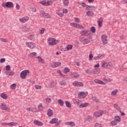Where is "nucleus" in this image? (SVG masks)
<instances>
[{"label":"nucleus","instance_id":"1","mask_svg":"<svg viewBox=\"0 0 127 127\" xmlns=\"http://www.w3.org/2000/svg\"><path fill=\"white\" fill-rule=\"evenodd\" d=\"M102 67L103 68H106V69H112V68H113V64L111 62H109V63L104 62L102 64Z\"/></svg>","mask_w":127,"mask_h":127},{"label":"nucleus","instance_id":"2","mask_svg":"<svg viewBox=\"0 0 127 127\" xmlns=\"http://www.w3.org/2000/svg\"><path fill=\"white\" fill-rule=\"evenodd\" d=\"M28 74H29V70L27 69V70H25L22 71L21 73H20V77L21 78V79H25V78H26L27 75H28Z\"/></svg>","mask_w":127,"mask_h":127},{"label":"nucleus","instance_id":"3","mask_svg":"<svg viewBox=\"0 0 127 127\" xmlns=\"http://www.w3.org/2000/svg\"><path fill=\"white\" fill-rule=\"evenodd\" d=\"M3 7H8V8H12L13 7V3L12 2H3L1 4Z\"/></svg>","mask_w":127,"mask_h":127},{"label":"nucleus","instance_id":"4","mask_svg":"<svg viewBox=\"0 0 127 127\" xmlns=\"http://www.w3.org/2000/svg\"><path fill=\"white\" fill-rule=\"evenodd\" d=\"M50 124H51V125L56 124V126H58V125H60V124H61V120L58 121V119L54 118L50 121Z\"/></svg>","mask_w":127,"mask_h":127},{"label":"nucleus","instance_id":"5","mask_svg":"<svg viewBox=\"0 0 127 127\" xmlns=\"http://www.w3.org/2000/svg\"><path fill=\"white\" fill-rule=\"evenodd\" d=\"M79 41L82 43L84 45L88 44L90 42V39L86 38L84 37L79 38Z\"/></svg>","mask_w":127,"mask_h":127},{"label":"nucleus","instance_id":"6","mask_svg":"<svg viewBox=\"0 0 127 127\" xmlns=\"http://www.w3.org/2000/svg\"><path fill=\"white\" fill-rule=\"evenodd\" d=\"M40 16L43 18H51V16L48 13H45L43 10L41 11Z\"/></svg>","mask_w":127,"mask_h":127},{"label":"nucleus","instance_id":"7","mask_svg":"<svg viewBox=\"0 0 127 127\" xmlns=\"http://www.w3.org/2000/svg\"><path fill=\"white\" fill-rule=\"evenodd\" d=\"M0 108L1 110H2L3 111H7V112H10V109L7 107L6 105L4 104V103H1V105L0 106Z\"/></svg>","mask_w":127,"mask_h":127},{"label":"nucleus","instance_id":"8","mask_svg":"<svg viewBox=\"0 0 127 127\" xmlns=\"http://www.w3.org/2000/svg\"><path fill=\"white\" fill-rule=\"evenodd\" d=\"M88 96V92H81L78 94V99H85Z\"/></svg>","mask_w":127,"mask_h":127},{"label":"nucleus","instance_id":"9","mask_svg":"<svg viewBox=\"0 0 127 127\" xmlns=\"http://www.w3.org/2000/svg\"><path fill=\"white\" fill-rule=\"evenodd\" d=\"M80 34L82 36H90L91 35V32L87 30H83L81 31Z\"/></svg>","mask_w":127,"mask_h":127},{"label":"nucleus","instance_id":"10","mask_svg":"<svg viewBox=\"0 0 127 127\" xmlns=\"http://www.w3.org/2000/svg\"><path fill=\"white\" fill-rule=\"evenodd\" d=\"M1 126H3L4 127H5L6 126H9V127H13L14 126H16L17 125V123H14V122H11V123H1Z\"/></svg>","mask_w":127,"mask_h":127},{"label":"nucleus","instance_id":"11","mask_svg":"<svg viewBox=\"0 0 127 127\" xmlns=\"http://www.w3.org/2000/svg\"><path fill=\"white\" fill-rule=\"evenodd\" d=\"M101 39L103 45H107V44H108V39H107V35H103L101 36Z\"/></svg>","mask_w":127,"mask_h":127},{"label":"nucleus","instance_id":"12","mask_svg":"<svg viewBox=\"0 0 127 127\" xmlns=\"http://www.w3.org/2000/svg\"><path fill=\"white\" fill-rule=\"evenodd\" d=\"M26 45L27 46V47L30 48L31 49H33L34 47H36L35 43L32 42H26Z\"/></svg>","mask_w":127,"mask_h":127},{"label":"nucleus","instance_id":"13","mask_svg":"<svg viewBox=\"0 0 127 127\" xmlns=\"http://www.w3.org/2000/svg\"><path fill=\"white\" fill-rule=\"evenodd\" d=\"M72 85L75 87H83L84 84L82 82L74 81L72 83Z\"/></svg>","mask_w":127,"mask_h":127},{"label":"nucleus","instance_id":"14","mask_svg":"<svg viewBox=\"0 0 127 127\" xmlns=\"http://www.w3.org/2000/svg\"><path fill=\"white\" fill-rule=\"evenodd\" d=\"M104 114V112L103 111H97L94 113V117H96V118H99V117H101L103 116V114Z\"/></svg>","mask_w":127,"mask_h":127},{"label":"nucleus","instance_id":"15","mask_svg":"<svg viewBox=\"0 0 127 127\" xmlns=\"http://www.w3.org/2000/svg\"><path fill=\"white\" fill-rule=\"evenodd\" d=\"M70 25L71 26H72V27H76V28H82V29L84 28L83 26L79 24H75V23H70Z\"/></svg>","mask_w":127,"mask_h":127},{"label":"nucleus","instance_id":"16","mask_svg":"<svg viewBox=\"0 0 127 127\" xmlns=\"http://www.w3.org/2000/svg\"><path fill=\"white\" fill-rule=\"evenodd\" d=\"M60 65H61V62H54L51 64L52 68H56Z\"/></svg>","mask_w":127,"mask_h":127},{"label":"nucleus","instance_id":"17","mask_svg":"<svg viewBox=\"0 0 127 127\" xmlns=\"http://www.w3.org/2000/svg\"><path fill=\"white\" fill-rule=\"evenodd\" d=\"M100 72H101V69L99 68H95L92 70V74L94 75H97L98 74H99Z\"/></svg>","mask_w":127,"mask_h":127},{"label":"nucleus","instance_id":"18","mask_svg":"<svg viewBox=\"0 0 127 127\" xmlns=\"http://www.w3.org/2000/svg\"><path fill=\"white\" fill-rule=\"evenodd\" d=\"M47 116L49 117V118H50V117H52V116H53V111H52L51 109H49L48 110Z\"/></svg>","mask_w":127,"mask_h":127},{"label":"nucleus","instance_id":"19","mask_svg":"<svg viewBox=\"0 0 127 127\" xmlns=\"http://www.w3.org/2000/svg\"><path fill=\"white\" fill-rule=\"evenodd\" d=\"M29 20V18L26 16L19 19L21 22H26V21H28Z\"/></svg>","mask_w":127,"mask_h":127},{"label":"nucleus","instance_id":"20","mask_svg":"<svg viewBox=\"0 0 127 127\" xmlns=\"http://www.w3.org/2000/svg\"><path fill=\"white\" fill-rule=\"evenodd\" d=\"M94 81V83H96V84H99L100 85H106V83H104V81L99 79H95Z\"/></svg>","mask_w":127,"mask_h":127},{"label":"nucleus","instance_id":"21","mask_svg":"<svg viewBox=\"0 0 127 127\" xmlns=\"http://www.w3.org/2000/svg\"><path fill=\"white\" fill-rule=\"evenodd\" d=\"M103 58H104V56H103V55H99L98 56L94 57L93 59L94 60H101L103 59Z\"/></svg>","mask_w":127,"mask_h":127},{"label":"nucleus","instance_id":"22","mask_svg":"<svg viewBox=\"0 0 127 127\" xmlns=\"http://www.w3.org/2000/svg\"><path fill=\"white\" fill-rule=\"evenodd\" d=\"M36 59H38V62H39V63H41V64H44V60H43L41 57L38 56L36 57Z\"/></svg>","mask_w":127,"mask_h":127},{"label":"nucleus","instance_id":"23","mask_svg":"<svg viewBox=\"0 0 127 127\" xmlns=\"http://www.w3.org/2000/svg\"><path fill=\"white\" fill-rule=\"evenodd\" d=\"M34 125H36V126H42L43 125V123L38 120H35L34 121Z\"/></svg>","mask_w":127,"mask_h":127},{"label":"nucleus","instance_id":"24","mask_svg":"<svg viewBox=\"0 0 127 127\" xmlns=\"http://www.w3.org/2000/svg\"><path fill=\"white\" fill-rule=\"evenodd\" d=\"M40 3H41L43 5L47 6V5H49L50 4V2L49 1H48L47 2H46V1H42L40 2Z\"/></svg>","mask_w":127,"mask_h":127},{"label":"nucleus","instance_id":"25","mask_svg":"<svg viewBox=\"0 0 127 127\" xmlns=\"http://www.w3.org/2000/svg\"><path fill=\"white\" fill-rule=\"evenodd\" d=\"M97 23H98L99 27H101L102 24H103V18L102 17H100L99 18V20L97 21Z\"/></svg>","mask_w":127,"mask_h":127},{"label":"nucleus","instance_id":"26","mask_svg":"<svg viewBox=\"0 0 127 127\" xmlns=\"http://www.w3.org/2000/svg\"><path fill=\"white\" fill-rule=\"evenodd\" d=\"M71 76L72 78H79L80 77V74L76 73V72H73L71 74Z\"/></svg>","mask_w":127,"mask_h":127},{"label":"nucleus","instance_id":"27","mask_svg":"<svg viewBox=\"0 0 127 127\" xmlns=\"http://www.w3.org/2000/svg\"><path fill=\"white\" fill-rule=\"evenodd\" d=\"M88 106L89 103H82L79 106V108H86V107H88Z\"/></svg>","mask_w":127,"mask_h":127},{"label":"nucleus","instance_id":"28","mask_svg":"<svg viewBox=\"0 0 127 127\" xmlns=\"http://www.w3.org/2000/svg\"><path fill=\"white\" fill-rule=\"evenodd\" d=\"M49 45H54V40L51 38H50L48 40Z\"/></svg>","mask_w":127,"mask_h":127},{"label":"nucleus","instance_id":"29","mask_svg":"<svg viewBox=\"0 0 127 127\" xmlns=\"http://www.w3.org/2000/svg\"><path fill=\"white\" fill-rule=\"evenodd\" d=\"M37 55V54L36 52H33L30 53L29 55V58H33V57H35Z\"/></svg>","mask_w":127,"mask_h":127},{"label":"nucleus","instance_id":"30","mask_svg":"<svg viewBox=\"0 0 127 127\" xmlns=\"http://www.w3.org/2000/svg\"><path fill=\"white\" fill-rule=\"evenodd\" d=\"M6 75H8V76H13L14 75V72L11 70H8L7 72H5Z\"/></svg>","mask_w":127,"mask_h":127},{"label":"nucleus","instance_id":"31","mask_svg":"<svg viewBox=\"0 0 127 127\" xmlns=\"http://www.w3.org/2000/svg\"><path fill=\"white\" fill-rule=\"evenodd\" d=\"M22 31L23 32H29V28H28L27 26H25L22 29Z\"/></svg>","mask_w":127,"mask_h":127},{"label":"nucleus","instance_id":"32","mask_svg":"<svg viewBox=\"0 0 127 127\" xmlns=\"http://www.w3.org/2000/svg\"><path fill=\"white\" fill-rule=\"evenodd\" d=\"M65 125H68V126H71V127H75V122H68L65 123Z\"/></svg>","mask_w":127,"mask_h":127},{"label":"nucleus","instance_id":"33","mask_svg":"<svg viewBox=\"0 0 127 127\" xmlns=\"http://www.w3.org/2000/svg\"><path fill=\"white\" fill-rule=\"evenodd\" d=\"M56 86V83H55V82L52 81L49 84V86L50 88H54Z\"/></svg>","mask_w":127,"mask_h":127},{"label":"nucleus","instance_id":"34","mask_svg":"<svg viewBox=\"0 0 127 127\" xmlns=\"http://www.w3.org/2000/svg\"><path fill=\"white\" fill-rule=\"evenodd\" d=\"M92 99L94 102H95V103H97V104H99L100 103V101L98 99L96 96H92Z\"/></svg>","mask_w":127,"mask_h":127},{"label":"nucleus","instance_id":"35","mask_svg":"<svg viewBox=\"0 0 127 127\" xmlns=\"http://www.w3.org/2000/svg\"><path fill=\"white\" fill-rule=\"evenodd\" d=\"M87 16H93L94 15V12L92 11H88L86 12Z\"/></svg>","mask_w":127,"mask_h":127},{"label":"nucleus","instance_id":"36","mask_svg":"<svg viewBox=\"0 0 127 127\" xmlns=\"http://www.w3.org/2000/svg\"><path fill=\"white\" fill-rule=\"evenodd\" d=\"M103 80L105 82H106V83H110L112 82V79L109 78L108 77H105L104 78H103Z\"/></svg>","mask_w":127,"mask_h":127},{"label":"nucleus","instance_id":"37","mask_svg":"<svg viewBox=\"0 0 127 127\" xmlns=\"http://www.w3.org/2000/svg\"><path fill=\"white\" fill-rule=\"evenodd\" d=\"M0 97L2 99H4V100H6L7 99V96L3 93L0 94Z\"/></svg>","mask_w":127,"mask_h":127},{"label":"nucleus","instance_id":"38","mask_svg":"<svg viewBox=\"0 0 127 127\" xmlns=\"http://www.w3.org/2000/svg\"><path fill=\"white\" fill-rule=\"evenodd\" d=\"M63 3L64 6H68L69 4V0H63Z\"/></svg>","mask_w":127,"mask_h":127},{"label":"nucleus","instance_id":"39","mask_svg":"<svg viewBox=\"0 0 127 127\" xmlns=\"http://www.w3.org/2000/svg\"><path fill=\"white\" fill-rule=\"evenodd\" d=\"M93 119H94V118L92 117V116H87L86 117V120L87 122H90V121H92V120H93Z\"/></svg>","mask_w":127,"mask_h":127},{"label":"nucleus","instance_id":"40","mask_svg":"<svg viewBox=\"0 0 127 127\" xmlns=\"http://www.w3.org/2000/svg\"><path fill=\"white\" fill-rule=\"evenodd\" d=\"M28 38L30 40H33L35 38V35H30L28 37Z\"/></svg>","mask_w":127,"mask_h":127},{"label":"nucleus","instance_id":"41","mask_svg":"<svg viewBox=\"0 0 127 127\" xmlns=\"http://www.w3.org/2000/svg\"><path fill=\"white\" fill-rule=\"evenodd\" d=\"M118 94V89H115L111 92L112 96H116Z\"/></svg>","mask_w":127,"mask_h":127},{"label":"nucleus","instance_id":"42","mask_svg":"<svg viewBox=\"0 0 127 127\" xmlns=\"http://www.w3.org/2000/svg\"><path fill=\"white\" fill-rule=\"evenodd\" d=\"M114 120L116 122H121V118H120V117L118 116L115 117Z\"/></svg>","mask_w":127,"mask_h":127},{"label":"nucleus","instance_id":"43","mask_svg":"<svg viewBox=\"0 0 127 127\" xmlns=\"http://www.w3.org/2000/svg\"><path fill=\"white\" fill-rule=\"evenodd\" d=\"M90 7H92V8H95V6H94L87 5L86 7V10H91V9Z\"/></svg>","mask_w":127,"mask_h":127},{"label":"nucleus","instance_id":"44","mask_svg":"<svg viewBox=\"0 0 127 127\" xmlns=\"http://www.w3.org/2000/svg\"><path fill=\"white\" fill-rule=\"evenodd\" d=\"M58 104H59V105H60V106H64V102H63V101H62V100L61 99H59L58 101Z\"/></svg>","mask_w":127,"mask_h":127},{"label":"nucleus","instance_id":"45","mask_svg":"<svg viewBox=\"0 0 127 127\" xmlns=\"http://www.w3.org/2000/svg\"><path fill=\"white\" fill-rule=\"evenodd\" d=\"M90 31H91L92 33H95L96 32V28L94 26H92L90 28Z\"/></svg>","mask_w":127,"mask_h":127},{"label":"nucleus","instance_id":"46","mask_svg":"<svg viewBox=\"0 0 127 127\" xmlns=\"http://www.w3.org/2000/svg\"><path fill=\"white\" fill-rule=\"evenodd\" d=\"M65 105L67 107V108H71V104H70V102H69L68 101H65Z\"/></svg>","mask_w":127,"mask_h":127},{"label":"nucleus","instance_id":"47","mask_svg":"<svg viewBox=\"0 0 127 127\" xmlns=\"http://www.w3.org/2000/svg\"><path fill=\"white\" fill-rule=\"evenodd\" d=\"M38 108L39 111H43V106H42V103L40 104Z\"/></svg>","mask_w":127,"mask_h":127},{"label":"nucleus","instance_id":"48","mask_svg":"<svg viewBox=\"0 0 127 127\" xmlns=\"http://www.w3.org/2000/svg\"><path fill=\"white\" fill-rule=\"evenodd\" d=\"M114 107L116 110H118V111H120L121 110V108H120V106L118 105V104H115L114 105Z\"/></svg>","mask_w":127,"mask_h":127},{"label":"nucleus","instance_id":"49","mask_svg":"<svg viewBox=\"0 0 127 127\" xmlns=\"http://www.w3.org/2000/svg\"><path fill=\"white\" fill-rule=\"evenodd\" d=\"M59 84L61 86H65L66 85V82L64 80H62L59 82Z\"/></svg>","mask_w":127,"mask_h":127},{"label":"nucleus","instance_id":"50","mask_svg":"<svg viewBox=\"0 0 127 127\" xmlns=\"http://www.w3.org/2000/svg\"><path fill=\"white\" fill-rule=\"evenodd\" d=\"M111 126H117L118 125V122L116 121V120H113L112 122L111 123Z\"/></svg>","mask_w":127,"mask_h":127},{"label":"nucleus","instance_id":"51","mask_svg":"<svg viewBox=\"0 0 127 127\" xmlns=\"http://www.w3.org/2000/svg\"><path fill=\"white\" fill-rule=\"evenodd\" d=\"M10 88L12 90H14L16 88V84L13 83L10 85Z\"/></svg>","mask_w":127,"mask_h":127},{"label":"nucleus","instance_id":"52","mask_svg":"<svg viewBox=\"0 0 127 127\" xmlns=\"http://www.w3.org/2000/svg\"><path fill=\"white\" fill-rule=\"evenodd\" d=\"M35 88L36 90H40V89H42V86L41 85H35Z\"/></svg>","mask_w":127,"mask_h":127},{"label":"nucleus","instance_id":"53","mask_svg":"<svg viewBox=\"0 0 127 127\" xmlns=\"http://www.w3.org/2000/svg\"><path fill=\"white\" fill-rule=\"evenodd\" d=\"M85 72L87 73V74H93V70H90V69H86L85 70Z\"/></svg>","mask_w":127,"mask_h":127},{"label":"nucleus","instance_id":"54","mask_svg":"<svg viewBox=\"0 0 127 127\" xmlns=\"http://www.w3.org/2000/svg\"><path fill=\"white\" fill-rule=\"evenodd\" d=\"M66 48L68 50H71V49H72V48H73V45H68L66 46Z\"/></svg>","mask_w":127,"mask_h":127},{"label":"nucleus","instance_id":"55","mask_svg":"<svg viewBox=\"0 0 127 127\" xmlns=\"http://www.w3.org/2000/svg\"><path fill=\"white\" fill-rule=\"evenodd\" d=\"M68 72H70V69L68 68V67H65L64 68V73L67 74V73H68Z\"/></svg>","mask_w":127,"mask_h":127},{"label":"nucleus","instance_id":"56","mask_svg":"<svg viewBox=\"0 0 127 127\" xmlns=\"http://www.w3.org/2000/svg\"><path fill=\"white\" fill-rule=\"evenodd\" d=\"M44 31H45V28H42L41 30L40 31V34H43V33H44Z\"/></svg>","mask_w":127,"mask_h":127},{"label":"nucleus","instance_id":"57","mask_svg":"<svg viewBox=\"0 0 127 127\" xmlns=\"http://www.w3.org/2000/svg\"><path fill=\"white\" fill-rule=\"evenodd\" d=\"M92 51H90V54H89V60H92V58H93V54H92Z\"/></svg>","mask_w":127,"mask_h":127},{"label":"nucleus","instance_id":"58","mask_svg":"<svg viewBox=\"0 0 127 127\" xmlns=\"http://www.w3.org/2000/svg\"><path fill=\"white\" fill-rule=\"evenodd\" d=\"M57 13L59 15V16H61V17H62L64 15V13L60 11L58 12Z\"/></svg>","mask_w":127,"mask_h":127},{"label":"nucleus","instance_id":"59","mask_svg":"<svg viewBox=\"0 0 127 127\" xmlns=\"http://www.w3.org/2000/svg\"><path fill=\"white\" fill-rule=\"evenodd\" d=\"M6 71H10V65H7L5 66Z\"/></svg>","mask_w":127,"mask_h":127},{"label":"nucleus","instance_id":"60","mask_svg":"<svg viewBox=\"0 0 127 127\" xmlns=\"http://www.w3.org/2000/svg\"><path fill=\"white\" fill-rule=\"evenodd\" d=\"M1 42H5V43H7V42H8V41L4 38L1 39Z\"/></svg>","mask_w":127,"mask_h":127},{"label":"nucleus","instance_id":"61","mask_svg":"<svg viewBox=\"0 0 127 127\" xmlns=\"http://www.w3.org/2000/svg\"><path fill=\"white\" fill-rule=\"evenodd\" d=\"M16 8L17 9V10H19V9L20 8V6L17 3H16Z\"/></svg>","mask_w":127,"mask_h":127},{"label":"nucleus","instance_id":"62","mask_svg":"<svg viewBox=\"0 0 127 127\" xmlns=\"http://www.w3.org/2000/svg\"><path fill=\"white\" fill-rule=\"evenodd\" d=\"M0 63H4L5 62V58H1L0 60Z\"/></svg>","mask_w":127,"mask_h":127},{"label":"nucleus","instance_id":"63","mask_svg":"<svg viewBox=\"0 0 127 127\" xmlns=\"http://www.w3.org/2000/svg\"><path fill=\"white\" fill-rule=\"evenodd\" d=\"M46 101L47 102V103H51V99L49 98H46Z\"/></svg>","mask_w":127,"mask_h":127},{"label":"nucleus","instance_id":"64","mask_svg":"<svg viewBox=\"0 0 127 127\" xmlns=\"http://www.w3.org/2000/svg\"><path fill=\"white\" fill-rule=\"evenodd\" d=\"M95 127H102V125L99 124L98 123H96L95 125Z\"/></svg>","mask_w":127,"mask_h":127}]
</instances>
